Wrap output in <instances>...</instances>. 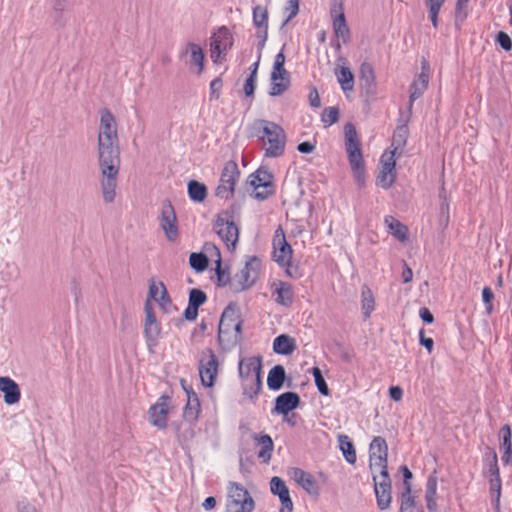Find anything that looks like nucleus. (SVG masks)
<instances>
[{
	"label": "nucleus",
	"mask_w": 512,
	"mask_h": 512,
	"mask_svg": "<svg viewBox=\"0 0 512 512\" xmlns=\"http://www.w3.org/2000/svg\"><path fill=\"white\" fill-rule=\"evenodd\" d=\"M97 152L103 199L106 203H112L116 197L120 149L117 122L112 112L107 108L100 111Z\"/></svg>",
	"instance_id": "1"
},
{
	"label": "nucleus",
	"mask_w": 512,
	"mask_h": 512,
	"mask_svg": "<svg viewBox=\"0 0 512 512\" xmlns=\"http://www.w3.org/2000/svg\"><path fill=\"white\" fill-rule=\"evenodd\" d=\"M241 325L239 307L231 302L224 309L218 327V343L223 350H231L240 342Z\"/></svg>",
	"instance_id": "2"
},
{
	"label": "nucleus",
	"mask_w": 512,
	"mask_h": 512,
	"mask_svg": "<svg viewBox=\"0 0 512 512\" xmlns=\"http://www.w3.org/2000/svg\"><path fill=\"white\" fill-rule=\"evenodd\" d=\"M257 136L263 144L265 156L270 158L283 155L286 146V133L284 129L275 122L258 120L255 123Z\"/></svg>",
	"instance_id": "3"
},
{
	"label": "nucleus",
	"mask_w": 512,
	"mask_h": 512,
	"mask_svg": "<svg viewBox=\"0 0 512 512\" xmlns=\"http://www.w3.org/2000/svg\"><path fill=\"white\" fill-rule=\"evenodd\" d=\"M344 147L352 172L358 183L362 184L365 165L361 148V138L352 123H346L343 128Z\"/></svg>",
	"instance_id": "4"
},
{
	"label": "nucleus",
	"mask_w": 512,
	"mask_h": 512,
	"mask_svg": "<svg viewBox=\"0 0 512 512\" xmlns=\"http://www.w3.org/2000/svg\"><path fill=\"white\" fill-rule=\"evenodd\" d=\"M384 439L375 437L369 448V468L374 481L377 504L384 509Z\"/></svg>",
	"instance_id": "5"
},
{
	"label": "nucleus",
	"mask_w": 512,
	"mask_h": 512,
	"mask_svg": "<svg viewBox=\"0 0 512 512\" xmlns=\"http://www.w3.org/2000/svg\"><path fill=\"white\" fill-rule=\"evenodd\" d=\"M411 111L410 109H404L400 110V116L398 119V126L396 130L393 133L392 136V150H391V158L389 162L386 161V177L388 174L391 175V182L394 180L395 175L392 174V171L395 168L396 160L394 159L395 156H399L402 154L403 149L406 145L407 138H408V122L411 118Z\"/></svg>",
	"instance_id": "6"
},
{
	"label": "nucleus",
	"mask_w": 512,
	"mask_h": 512,
	"mask_svg": "<svg viewBox=\"0 0 512 512\" xmlns=\"http://www.w3.org/2000/svg\"><path fill=\"white\" fill-rule=\"evenodd\" d=\"M261 266V260L258 257H249L244 267L234 275L231 291L237 293L251 288L260 275Z\"/></svg>",
	"instance_id": "7"
},
{
	"label": "nucleus",
	"mask_w": 512,
	"mask_h": 512,
	"mask_svg": "<svg viewBox=\"0 0 512 512\" xmlns=\"http://www.w3.org/2000/svg\"><path fill=\"white\" fill-rule=\"evenodd\" d=\"M286 57L283 49L275 55L270 76L269 94L280 96L290 87V74L285 69Z\"/></svg>",
	"instance_id": "8"
},
{
	"label": "nucleus",
	"mask_w": 512,
	"mask_h": 512,
	"mask_svg": "<svg viewBox=\"0 0 512 512\" xmlns=\"http://www.w3.org/2000/svg\"><path fill=\"white\" fill-rule=\"evenodd\" d=\"M220 363L217 355L211 348L201 351L198 359V372L203 386H214L219 373Z\"/></svg>",
	"instance_id": "9"
},
{
	"label": "nucleus",
	"mask_w": 512,
	"mask_h": 512,
	"mask_svg": "<svg viewBox=\"0 0 512 512\" xmlns=\"http://www.w3.org/2000/svg\"><path fill=\"white\" fill-rule=\"evenodd\" d=\"M227 490V512H252L254 509V501L243 486L231 482Z\"/></svg>",
	"instance_id": "10"
},
{
	"label": "nucleus",
	"mask_w": 512,
	"mask_h": 512,
	"mask_svg": "<svg viewBox=\"0 0 512 512\" xmlns=\"http://www.w3.org/2000/svg\"><path fill=\"white\" fill-rule=\"evenodd\" d=\"M332 27L337 39L336 48L340 49L342 44H346L350 39V29L347 25L344 7L341 0H334L330 8Z\"/></svg>",
	"instance_id": "11"
},
{
	"label": "nucleus",
	"mask_w": 512,
	"mask_h": 512,
	"mask_svg": "<svg viewBox=\"0 0 512 512\" xmlns=\"http://www.w3.org/2000/svg\"><path fill=\"white\" fill-rule=\"evenodd\" d=\"M233 35L225 27H219L210 38V56L214 63H218L222 56L226 55L233 46Z\"/></svg>",
	"instance_id": "12"
},
{
	"label": "nucleus",
	"mask_w": 512,
	"mask_h": 512,
	"mask_svg": "<svg viewBox=\"0 0 512 512\" xmlns=\"http://www.w3.org/2000/svg\"><path fill=\"white\" fill-rule=\"evenodd\" d=\"M247 183L257 199H265L274 191L273 176L266 169L259 168L250 174Z\"/></svg>",
	"instance_id": "13"
},
{
	"label": "nucleus",
	"mask_w": 512,
	"mask_h": 512,
	"mask_svg": "<svg viewBox=\"0 0 512 512\" xmlns=\"http://www.w3.org/2000/svg\"><path fill=\"white\" fill-rule=\"evenodd\" d=\"M239 176L240 171L238 168V164L232 160L226 162L222 169L220 184L218 185L216 190L217 195L226 199L232 197Z\"/></svg>",
	"instance_id": "14"
},
{
	"label": "nucleus",
	"mask_w": 512,
	"mask_h": 512,
	"mask_svg": "<svg viewBox=\"0 0 512 512\" xmlns=\"http://www.w3.org/2000/svg\"><path fill=\"white\" fill-rule=\"evenodd\" d=\"M155 301L163 313L171 314L177 310L168 294L166 286L162 281L152 278L149 281L148 297L146 301Z\"/></svg>",
	"instance_id": "15"
},
{
	"label": "nucleus",
	"mask_w": 512,
	"mask_h": 512,
	"mask_svg": "<svg viewBox=\"0 0 512 512\" xmlns=\"http://www.w3.org/2000/svg\"><path fill=\"white\" fill-rule=\"evenodd\" d=\"M172 410L171 398L168 395H161L156 403L148 410V419L151 425L158 429H165L168 423V416Z\"/></svg>",
	"instance_id": "16"
},
{
	"label": "nucleus",
	"mask_w": 512,
	"mask_h": 512,
	"mask_svg": "<svg viewBox=\"0 0 512 512\" xmlns=\"http://www.w3.org/2000/svg\"><path fill=\"white\" fill-rule=\"evenodd\" d=\"M273 259L280 266L290 267L293 250L291 245L286 241L284 230L279 227L275 230L273 236Z\"/></svg>",
	"instance_id": "17"
},
{
	"label": "nucleus",
	"mask_w": 512,
	"mask_h": 512,
	"mask_svg": "<svg viewBox=\"0 0 512 512\" xmlns=\"http://www.w3.org/2000/svg\"><path fill=\"white\" fill-rule=\"evenodd\" d=\"M213 228L227 249L235 250L239 236L237 225L232 220L218 217L214 222Z\"/></svg>",
	"instance_id": "18"
},
{
	"label": "nucleus",
	"mask_w": 512,
	"mask_h": 512,
	"mask_svg": "<svg viewBox=\"0 0 512 512\" xmlns=\"http://www.w3.org/2000/svg\"><path fill=\"white\" fill-rule=\"evenodd\" d=\"M144 312H145V319H144V336L148 343V346L154 347L157 345L158 340L161 337V324L157 320L156 315L153 311L152 304L149 301H145L144 304Z\"/></svg>",
	"instance_id": "19"
},
{
	"label": "nucleus",
	"mask_w": 512,
	"mask_h": 512,
	"mask_svg": "<svg viewBox=\"0 0 512 512\" xmlns=\"http://www.w3.org/2000/svg\"><path fill=\"white\" fill-rule=\"evenodd\" d=\"M159 223L167 240L175 242L179 237L178 222L176 213L170 202L163 203Z\"/></svg>",
	"instance_id": "20"
},
{
	"label": "nucleus",
	"mask_w": 512,
	"mask_h": 512,
	"mask_svg": "<svg viewBox=\"0 0 512 512\" xmlns=\"http://www.w3.org/2000/svg\"><path fill=\"white\" fill-rule=\"evenodd\" d=\"M430 80V66L426 60L421 63V72L418 77L413 81L410 86L409 102L405 109H410L412 112L413 103L415 100L420 98L428 87Z\"/></svg>",
	"instance_id": "21"
},
{
	"label": "nucleus",
	"mask_w": 512,
	"mask_h": 512,
	"mask_svg": "<svg viewBox=\"0 0 512 512\" xmlns=\"http://www.w3.org/2000/svg\"><path fill=\"white\" fill-rule=\"evenodd\" d=\"M270 291L275 303L289 307L293 304L295 292L293 286L282 280H274L270 284Z\"/></svg>",
	"instance_id": "22"
},
{
	"label": "nucleus",
	"mask_w": 512,
	"mask_h": 512,
	"mask_svg": "<svg viewBox=\"0 0 512 512\" xmlns=\"http://www.w3.org/2000/svg\"><path fill=\"white\" fill-rule=\"evenodd\" d=\"M204 251L209 254L211 260H213L216 264V276H217V284L218 286H229L231 288V283L233 282V278L230 277V273L222 268V259L219 248L211 243L207 242L204 245Z\"/></svg>",
	"instance_id": "23"
},
{
	"label": "nucleus",
	"mask_w": 512,
	"mask_h": 512,
	"mask_svg": "<svg viewBox=\"0 0 512 512\" xmlns=\"http://www.w3.org/2000/svg\"><path fill=\"white\" fill-rule=\"evenodd\" d=\"M270 489L274 495L278 496L281 502L279 512H293L294 506L290 497V491L286 483L280 477H272Z\"/></svg>",
	"instance_id": "24"
},
{
	"label": "nucleus",
	"mask_w": 512,
	"mask_h": 512,
	"mask_svg": "<svg viewBox=\"0 0 512 512\" xmlns=\"http://www.w3.org/2000/svg\"><path fill=\"white\" fill-rule=\"evenodd\" d=\"M291 478L296 481L306 492L311 495L319 494V486L314 476L300 468L290 471Z\"/></svg>",
	"instance_id": "25"
},
{
	"label": "nucleus",
	"mask_w": 512,
	"mask_h": 512,
	"mask_svg": "<svg viewBox=\"0 0 512 512\" xmlns=\"http://www.w3.org/2000/svg\"><path fill=\"white\" fill-rule=\"evenodd\" d=\"M337 81L344 92H350L354 88V76L345 58H339L335 67Z\"/></svg>",
	"instance_id": "26"
},
{
	"label": "nucleus",
	"mask_w": 512,
	"mask_h": 512,
	"mask_svg": "<svg viewBox=\"0 0 512 512\" xmlns=\"http://www.w3.org/2000/svg\"><path fill=\"white\" fill-rule=\"evenodd\" d=\"M252 439L254 441V444L257 447H259L257 456L260 459V461L266 464L269 463L272 458V453L274 449V443L272 438L266 433H254L252 435Z\"/></svg>",
	"instance_id": "27"
},
{
	"label": "nucleus",
	"mask_w": 512,
	"mask_h": 512,
	"mask_svg": "<svg viewBox=\"0 0 512 512\" xmlns=\"http://www.w3.org/2000/svg\"><path fill=\"white\" fill-rule=\"evenodd\" d=\"M300 397L295 392H285L280 394L275 401V408L279 414L287 415L290 411L298 407Z\"/></svg>",
	"instance_id": "28"
},
{
	"label": "nucleus",
	"mask_w": 512,
	"mask_h": 512,
	"mask_svg": "<svg viewBox=\"0 0 512 512\" xmlns=\"http://www.w3.org/2000/svg\"><path fill=\"white\" fill-rule=\"evenodd\" d=\"M0 391L4 394V402L8 405L19 402L21 393L17 383L9 377H0Z\"/></svg>",
	"instance_id": "29"
},
{
	"label": "nucleus",
	"mask_w": 512,
	"mask_h": 512,
	"mask_svg": "<svg viewBox=\"0 0 512 512\" xmlns=\"http://www.w3.org/2000/svg\"><path fill=\"white\" fill-rule=\"evenodd\" d=\"M262 362L260 357H248L239 362L240 378L261 376Z\"/></svg>",
	"instance_id": "30"
},
{
	"label": "nucleus",
	"mask_w": 512,
	"mask_h": 512,
	"mask_svg": "<svg viewBox=\"0 0 512 512\" xmlns=\"http://www.w3.org/2000/svg\"><path fill=\"white\" fill-rule=\"evenodd\" d=\"M253 23L257 28L258 37L265 41L268 34V10L266 7L257 5L253 8Z\"/></svg>",
	"instance_id": "31"
},
{
	"label": "nucleus",
	"mask_w": 512,
	"mask_h": 512,
	"mask_svg": "<svg viewBox=\"0 0 512 512\" xmlns=\"http://www.w3.org/2000/svg\"><path fill=\"white\" fill-rule=\"evenodd\" d=\"M296 348L295 339L286 334L277 336L273 341V350L277 354L290 355Z\"/></svg>",
	"instance_id": "32"
},
{
	"label": "nucleus",
	"mask_w": 512,
	"mask_h": 512,
	"mask_svg": "<svg viewBox=\"0 0 512 512\" xmlns=\"http://www.w3.org/2000/svg\"><path fill=\"white\" fill-rule=\"evenodd\" d=\"M386 222H388L389 233L401 244H407L409 241L408 227L393 217L390 218V221L386 219Z\"/></svg>",
	"instance_id": "33"
},
{
	"label": "nucleus",
	"mask_w": 512,
	"mask_h": 512,
	"mask_svg": "<svg viewBox=\"0 0 512 512\" xmlns=\"http://www.w3.org/2000/svg\"><path fill=\"white\" fill-rule=\"evenodd\" d=\"M185 54L190 55V63L197 68V73H202L205 58L202 48L198 44L188 43L186 45Z\"/></svg>",
	"instance_id": "34"
},
{
	"label": "nucleus",
	"mask_w": 512,
	"mask_h": 512,
	"mask_svg": "<svg viewBox=\"0 0 512 512\" xmlns=\"http://www.w3.org/2000/svg\"><path fill=\"white\" fill-rule=\"evenodd\" d=\"M425 500L427 509L430 512L437 510V478L434 475L429 476L426 483Z\"/></svg>",
	"instance_id": "35"
},
{
	"label": "nucleus",
	"mask_w": 512,
	"mask_h": 512,
	"mask_svg": "<svg viewBox=\"0 0 512 512\" xmlns=\"http://www.w3.org/2000/svg\"><path fill=\"white\" fill-rule=\"evenodd\" d=\"M241 381L244 395L249 399L257 397L262 387L261 376L246 377L242 378Z\"/></svg>",
	"instance_id": "36"
},
{
	"label": "nucleus",
	"mask_w": 512,
	"mask_h": 512,
	"mask_svg": "<svg viewBox=\"0 0 512 512\" xmlns=\"http://www.w3.org/2000/svg\"><path fill=\"white\" fill-rule=\"evenodd\" d=\"M285 380V369L281 365L274 366L268 373L267 385L271 390H279Z\"/></svg>",
	"instance_id": "37"
},
{
	"label": "nucleus",
	"mask_w": 512,
	"mask_h": 512,
	"mask_svg": "<svg viewBox=\"0 0 512 512\" xmlns=\"http://www.w3.org/2000/svg\"><path fill=\"white\" fill-rule=\"evenodd\" d=\"M338 443L346 461L354 464L356 462V451L351 439L347 435L342 434L338 436Z\"/></svg>",
	"instance_id": "38"
},
{
	"label": "nucleus",
	"mask_w": 512,
	"mask_h": 512,
	"mask_svg": "<svg viewBox=\"0 0 512 512\" xmlns=\"http://www.w3.org/2000/svg\"><path fill=\"white\" fill-rule=\"evenodd\" d=\"M189 197L196 202H202L207 196V188L204 184L192 180L188 184Z\"/></svg>",
	"instance_id": "39"
},
{
	"label": "nucleus",
	"mask_w": 512,
	"mask_h": 512,
	"mask_svg": "<svg viewBox=\"0 0 512 512\" xmlns=\"http://www.w3.org/2000/svg\"><path fill=\"white\" fill-rule=\"evenodd\" d=\"M200 413V403L198 398L195 397L193 400L189 397L188 402L185 406L183 416L186 420L194 422L198 419Z\"/></svg>",
	"instance_id": "40"
},
{
	"label": "nucleus",
	"mask_w": 512,
	"mask_h": 512,
	"mask_svg": "<svg viewBox=\"0 0 512 512\" xmlns=\"http://www.w3.org/2000/svg\"><path fill=\"white\" fill-rule=\"evenodd\" d=\"M446 0H426L429 18L434 28L438 27V15Z\"/></svg>",
	"instance_id": "41"
},
{
	"label": "nucleus",
	"mask_w": 512,
	"mask_h": 512,
	"mask_svg": "<svg viewBox=\"0 0 512 512\" xmlns=\"http://www.w3.org/2000/svg\"><path fill=\"white\" fill-rule=\"evenodd\" d=\"M362 310L365 317H369L374 309V298L371 290L367 286H363L361 290Z\"/></svg>",
	"instance_id": "42"
},
{
	"label": "nucleus",
	"mask_w": 512,
	"mask_h": 512,
	"mask_svg": "<svg viewBox=\"0 0 512 512\" xmlns=\"http://www.w3.org/2000/svg\"><path fill=\"white\" fill-rule=\"evenodd\" d=\"M207 253H191L189 263L191 267L197 272H202L208 267Z\"/></svg>",
	"instance_id": "43"
},
{
	"label": "nucleus",
	"mask_w": 512,
	"mask_h": 512,
	"mask_svg": "<svg viewBox=\"0 0 512 512\" xmlns=\"http://www.w3.org/2000/svg\"><path fill=\"white\" fill-rule=\"evenodd\" d=\"M400 511L421 512V510L416 505L415 497L409 493H402Z\"/></svg>",
	"instance_id": "44"
},
{
	"label": "nucleus",
	"mask_w": 512,
	"mask_h": 512,
	"mask_svg": "<svg viewBox=\"0 0 512 512\" xmlns=\"http://www.w3.org/2000/svg\"><path fill=\"white\" fill-rule=\"evenodd\" d=\"M339 120V110L336 107H327L321 114V121L325 127H329Z\"/></svg>",
	"instance_id": "45"
},
{
	"label": "nucleus",
	"mask_w": 512,
	"mask_h": 512,
	"mask_svg": "<svg viewBox=\"0 0 512 512\" xmlns=\"http://www.w3.org/2000/svg\"><path fill=\"white\" fill-rule=\"evenodd\" d=\"M312 375L314 377L315 384L322 395L327 396L329 394L328 385L322 375L321 370L318 367L312 368Z\"/></svg>",
	"instance_id": "46"
},
{
	"label": "nucleus",
	"mask_w": 512,
	"mask_h": 512,
	"mask_svg": "<svg viewBox=\"0 0 512 512\" xmlns=\"http://www.w3.org/2000/svg\"><path fill=\"white\" fill-rule=\"evenodd\" d=\"M489 489H490L491 496L494 498L495 506L499 507L500 498H501V490H502L501 478H490L489 479Z\"/></svg>",
	"instance_id": "47"
},
{
	"label": "nucleus",
	"mask_w": 512,
	"mask_h": 512,
	"mask_svg": "<svg viewBox=\"0 0 512 512\" xmlns=\"http://www.w3.org/2000/svg\"><path fill=\"white\" fill-rule=\"evenodd\" d=\"M485 476L488 478H501L498 466L497 454L494 452L485 469Z\"/></svg>",
	"instance_id": "48"
},
{
	"label": "nucleus",
	"mask_w": 512,
	"mask_h": 512,
	"mask_svg": "<svg viewBox=\"0 0 512 512\" xmlns=\"http://www.w3.org/2000/svg\"><path fill=\"white\" fill-rule=\"evenodd\" d=\"M207 300L206 294L200 289H192L189 294V304L199 308Z\"/></svg>",
	"instance_id": "49"
},
{
	"label": "nucleus",
	"mask_w": 512,
	"mask_h": 512,
	"mask_svg": "<svg viewBox=\"0 0 512 512\" xmlns=\"http://www.w3.org/2000/svg\"><path fill=\"white\" fill-rule=\"evenodd\" d=\"M500 434H501V438H502L501 445H502V447H504L505 453L509 454L511 451V446H512V444H511L512 432H511L510 426L508 424H505L501 428Z\"/></svg>",
	"instance_id": "50"
},
{
	"label": "nucleus",
	"mask_w": 512,
	"mask_h": 512,
	"mask_svg": "<svg viewBox=\"0 0 512 512\" xmlns=\"http://www.w3.org/2000/svg\"><path fill=\"white\" fill-rule=\"evenodd\" d=\"M494 293L489 286H485L482 290V300L485 305V309L488 314H491L494 310L493 307Z\"/></svg>",
	"instance_id": "51"
},
{
	"label": "nucleus",
	"mask_w": 512,
	"mask_h": 512,
	"mask_svg": "<svg viewBox=\"0 0 512 512\" xmlns=\"http://www.w3.org/2000/svg\"><path fill=\"white\" fill-rule=\"evenodd\" d=\"M360 78L363 79L367 84H370L374 81V69L370 63H362L360 67Z\"/></svg>",
	"instance_id": "52"
},
{
	"label": "nucleus",
	"mask_w": 512,
	"mask_h": 512,
	"mask_svg": "<svg viewBox=\"0 0 512 512\" xmlns=\"http://www.w3.org/2000/svg\"><path fill=\"white\" fill-rule=\"evenodd\" d=\"M400 471L403 474L404 477V491L403 493H409L412 494V486L410 483V480L412 479V472L409 470V468L406 465H403L400 467Z\"/></svg>",
	"instance_id": "53"
},
{
	"label": "nucleus",
	"mask_w": 512,
	"mask_h": 512,
	"mask_svg": "<svg viewBox=\"0 0 512 512\" xmlns=\"http://www.w3.org/2000/svg\"><path fill=\"white\" fill-rule=\"evenodd\" d=\"M496 41L505 51L512 49V40L506 32H499Z\"/></svg>",
	"instance_id": "54"
},
{
	"label": "nucleus",
	"mask_w": 512,
	"mask_h": 512,
	"mask_svg": "<svg viewBox=\"0 0 512 512\" xmlns=\"http://www.w3.org/2000/svg\"><path fill=\"white\" fill-rule=\"evenodd\" d=\"M419 341H420V344L423 345L427 349L429 354L433 351L434 341L432 338L425 336L424 329H421L419 331Z\"/></svg>",
	"instance_id": "55"
},
{
	"label": "nucleus",
	"mask_w": 512,
	"mask_h": 512,
	"mask_svg": "<svg viewBox=\"0 0 512 512\" xmlns=\"http://www.w3.org/2000/svg\"><path fill=\"white\" fill-rule=\"evenodd\" d=\"M469 0H457L456 3V18H461L462 20L466 18L467 13L464 11V9L467 7Z\"/></svg>",
	"instance_id": "56"
},
{
	"label": "nucleus",
	"mask_w": 512,
	"mask_h": 512,
	"mask_svg": "<svg viewBox=\"0 0 512 512\" xmlns=\"http://www.w3.org/2000/svg\"><path fill=\"white\" fill-rule=\"evenodd\" d=\"M255 86H256V79L254 78V76H249L246 79L245 84H244V92H245L246 96H249V97L253 96Z\"/></svg>",
	"instance_id": "57"
},
{
	"label": "nucleus",
	"mask_w": 512,
	"mask_h": 512,
	"mask_svg": "<svg viewBox=\"0 0 512 512\" xmlns=\"http://www.w3.org/2000/svg\"><path fill=\"white\" fill-rule=\"evenodd\" d=\"M309 102L312 107L318 108L321 105L320 96L315 87H313L309 92Z\"/></svg>",
	"instance_id": "58"
},
{
	"label": "nucleus",
	"mask_w": 512,
	"mask_h": 512,
	"mask_svg": "<svg viewBox=\"0 0 512 512\" xmlns=\"http://www.w3.org/2000/svg\"><path fill=\"white\" fill-rule=\"evenodd\" d=\"M184 315L187 320L193 321L198 316V308L188 303V307L185 309Z\"/></svg>",
	"instance_id": "59"
},
{
	"label": "nucleus",
	"mask_w": 512,
	"mask_h": 512,
	"mask_svg": "<svg viewBox=\"0 0 512 512\" xmlns=\"http://www.w3.org/2000/svg\"><path fill=\"white\" fill-rule=\"evenodd\" d=\"M419 315H420V318L428 323V324H431L433 323L434 321V316L433 314L430 312V310L426 307H423L419 310Z\"/></svg>",
	"instance_id": "60"
},
{
	"label": "nucleus",
	"mask_w": 512,
	"mask_h": 512,
	"mask_svg": "<svg viewBox=\"0 0 512 512\" xmlns=\"http://www.w3.org/2000/svg\"><path fill=\"white\" fill-rule=\"evenodd\" d=\"M297 150L301 153H312L315 150V144L305 141L298 144Z\"/></svg>",
	"instance_id": "61"
},
{
	"label": "nucleus",
	"mask_w": 512,
	"mask_h": 512,
	"mask_svg": "<svg viewBox=\"0 0 512 512\" xmlns=\"http://www.w3.org/2000/svg\"><path fill=\"white\" fill-rule=\"evenodd\" d=\"M222 88V81L220 78H215L211 81L210 83V90H211V95H214L215 93L216 94V98L219 97V91L221 90Z\"/></svg>",
	"instance_id": "62"
},
{
	"label": "nucleus",
	"mask_w": 512,
	"mask_h": 512,
	"mask_svg": "<svg viewBox=\"0 0 512 512\" xmlns=\"http://www.w3.org/2000/svg\"><path fill=\"white\" fill-rule=\"evenodd\" d=\"M389 395L394 401H400L403 396V391L399 386H392L389 389Z\"/></svg>",
	"instance_id": "63"
},
{
	"label": "nucleus",
	"mask_w": 512,
	"mask_h": 512,
	"mask_svg": "<svg viewBox=\"0 0 512 512\" xmlns=\"http://www.w3.org/2000/svg\"><path fill=\"white\" fill-rule=\"evenodd\" d=\"M413 272L411 268L407 265L405 261H403V271H402V279L404 283H408L412 280Z\"/></svg>",
	"instance_id": "64"
}]
</instances>
